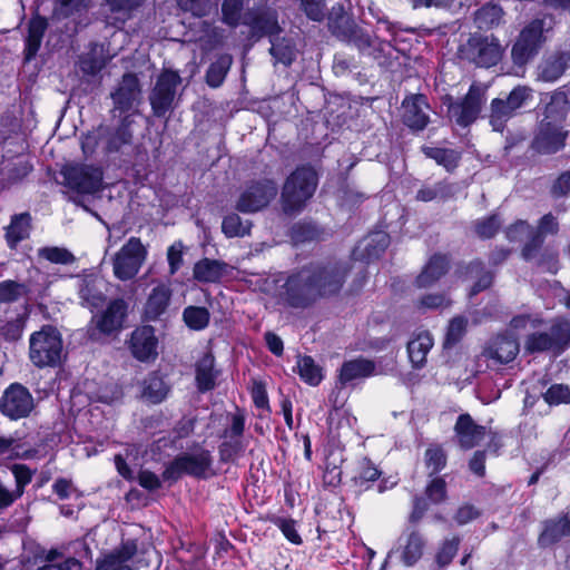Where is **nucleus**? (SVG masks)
Listing matches in <instances>:
<instances>
[{"mask_svg": "<svg viewBox=\"0 0 570 570\" xmlns=\"http://www.w3.org/2000/svg\"><path fill=\"white\" fill-rule=\"evenodd\" d=\"M346 273L341 264L303 268L286 281L284 298L292 307H305L318 297L337 293Z\"/></svg>", "mask_w": 570, "mask_h": 570, "instance_id": "f257e3e1", "label": "nucleus"}, {"mask_svg": "<svg viewBox=\"0 0 570 570\" xmlns=\"http://www.w3.org/2000/svg\"><path fill=\"white\" fill-rule=\"evenodd\" d=\"M63 344L59 331L45 325L29 338V358L37 367H53L60 364Z\"/></svg>", "mask_w": 570, "mask_h": 570, "instance_id": "f03ea898", "label": "nucleus"}, {"mask_svg": "<svg viewBox=\"0 0 570 570\" xmlns=\"http://www.w3.org/2000/svg\"><path fill=\"white\" fill-rule=\"evenodd\" d=\"M317 186V174L308 166L298 167L286 180L283 193V208L287 214L299 210L313 196Z\"/></svg>", "mask_w": 570, "mask_h": 570, "instance_id": "7ed1b4c3", "label": "nucleus"}, {"mask_svg": "<svg viewBox=\"0 0 570 570\" xmlns=\"http://www.w3.org/2000/svg\"><path fill=\"white\" fill-rule=\"evenodd\" d=\"M547 19H533L520 32L515 43L512 47L511 56L515 65H525L539 51L546 41L544 32L551 29Z\"/></svg>", "mask_w": 570, "mask_h": 570, "instance_id": "20e7f679", "label": "nucleus"}, {"mask_svg": "<svg viewBox=\"0 0 570 570\" xmlns=\"http://www.w3.org/2000/svg\"><path fill=\"white\" fill-rule=\"evenodd\" d=\"M212 463V455L207 450L200 449L193 453H183L166 466L163 479L176 481L184 474L206 478Z\"/></svg>", "mask_w": 570, "mask_h": 570, "instance_id": "39448f33", "label": "nucleus"}, {"mask_svg": "<svg viewBox=\"0 0 570 570\" xmlns=\"http://www.w3.org/2000/svg\"><path fill=\"white\" fill-rule=\"evenodd\" d=\"M147 257V249L138 237H130L112 258L114 275L120 281L134 278Z\"/></svg>", "mask_w": 570, "mask_h": 570, "instance_id": "423d86ee", "label": "nucleus"}, {"mask_svg": "<svg viewBox=\"0 0 570 570\" xmlns=\"http://www.w3.org/2000/svg\"><path fill=\"white\" fill-rule=\"evenodd\" d=\"M487 87L472 83L461 101L451 102L448 107L449 117L459 126L466 127L476 120L485 101Z\"/></svg>", "mask_w": 570, "mask_h": 570, "instance_id": "0eeeda50", "label": "nucleus"}, {"mask_svg": "<svg viewBox=\"0 0 570 570\" xmlns=\"http://www.w3.org/2000/svg\"><path fill=\"white\" fill-rule=\"evenodd\" d=\"M277 195V186L271 179L249 184L240 194L236 208L242 213H254L266 207Z\"/></svg>", "mask_w": 570, "mask_h": 570, "instance_id": "6e6552de", "label": "nucleus"}, {"mask_svg": "<svg viewBox=\"0 0 570 570\" xmlns=\"http://www.w3.org/2000/svg\"><path fill=\"white\" fill-rule=\"evenodd\" d=\"M180 82L181 78L176 71L165 70L159 75L149 97L156 116H165L173 108L176 90Z\"/></svg>", "mask_w": 570, "mask_h": 570, "instance_id": "1a4fd4ad", "label": "nucleus"}, {"mask_svg": "<svg viewBox=\"0 0 570 570\" xmlns=\"http://www.w3.org/2000/svg\"><path fill=\"white\" fill-rule=\"evenodd\" d=\"M35 407L31 393L21 384L8 386L0 399V411L11 420L27 417Z\"/></svg>", "mask_w": 570, "mask_h": 570, "instance_id": "9d476101", "label": "nucleus"}, {"mask_svg": "<svg viewBox=\"0 0 570 570\" xmlns=\"http://www.w3.org/2000/svg\"><path fill=\"white\" fill-rule=\"evenodd\" d=\"M66 185L79 194H94L102 183V171L99 167L88 165H70L62 170Z\"/></svg>", "mask_w": 570, "mask_h": 570, "instance_id": "9b49d317", "label": "nucleus"}, {"mask_svg": "<svg viewBox=\"0 0 570 570\" xmlns=\"http://www.w3.org/2000/svg\"><path fill=\"white\" fill-rule=\"evenodd\" d=\"M570 340V325L567 322H556L549 333H533L525 341V350L530 353L549 350H562Z\"/></svg>", "mask_w": 570, "mask_h": 570, "instance_id": "f8f14e48", "label": "nucleus"}, {"mask_svg": "<svg viewBox=\"0 0 570 570\" xmlns=\"http://www.w3.org/2000/svg\"><path fill=\"white\" fill-rule=\"evenodd\" d=\"M158 338L154 327L144 325L137 327L130 335L129 350L140 362L155 361L158 355Z\"/></svg>", "mask_w": 570, "mask_h": 570, "instance_id": "ddd939ff", "label": "nucleus"}, {"mask_svg": "<svg viewBox=\"0 0 570 570\" xmlns=\"http://www.w3.org/2000/svg\"><path fill=\"white\" fill-rule=\"evenodd\" d=\"M429 112L430 106L423 95H412L402 102L403 124L413 131H421L428 126Z\"/></svg>", "mask_w": 570, "mask_h": 570, "instance_id": "4468645a", "label": "nucleus"}, {"mask_svg": "<svg viewBox=\"0 0 570 570\" xmlns=\"http://www.w3.org/2000/svg\"><path fill=\"white\" fill-rule=\"evenodd\" d=\"M473 61L484 68L495 66L502 58L503 47L493 36L472 38L469 41Z\"/></svg>", "mask_w": 570, "mask_h": 570, "instance_id": "2eb2a0df", "label": "nucleus"}, {"mask_svg": "<svg viewBox=\"0 0 570 570\" xmlns=\"http://www.w3.org/2000/svg\"><path fill=\"white\" fill-rule=\"evenodd\" d=\"M127 316V304L121 298L112 299L101 313L94 316L96 327L104 334L119 332Z\"/></svg>", "mask_w": 570, "mask_h": 570, "instance_id": "dca6fc26", "label": "nucleus"}, {"mask_svg": "<svg viewBox=\"0 0 570 570\" xmlns=\"http://www.w3.org/2000/svg\"><path fill=\"white\" fill-rule=\"evenodd\" d=\"M425 543L423 534L419 531H405L397 539V546L394 552L399 553L404 566L412 567L423 556Z\"/></svg>", "mask_w": 570, "mask_h": 570, "instance_id": "f3484780", "label": "nucleus"}, {"mask_svg": "<svg viewBox=\"0 0 570 570\" xmlns=\"http://www.w3.org/2000/svg\"><path fill=\"white\" fill-rule=\"evenodd\" d=\"M140 86L138 78L134 73H126L111 97L116 109L129 111L140 102Z\"/></svg>", "mask_w": 570, "mask_h": 570, "instance_id": "a211bd4d", "label": "nucleus"}, {"mask_svg": "<svg viewBox=\"0 0 570 570\" xmlns=\"http://www.w3.org/2000/svg\"><path fill=\"white\" fill-rule=\"evenodd\" d=\"M559 230V223L552 214H546L538 223L530 242H527L522 249V257L530 261L535 257L542 246L544 238L549 235H556Z\"/></svg>", "mask_w": 570, "mask_h": 570, "instance_id": "6ab92c4d", "label": "nucleus"}, {"mask_svg": "<svg viewBox=\"0 0 570 570\" xmlns=\"http://www.w3.org/2000/svg\"><path fill=\"white\" fill-rule=\"evenodd\" d=\"M566 137L567 132L560 126L542 121L533 146L540 153H556L564 146Z\"/></svg>", "mask_w": 570, "mask_h": 570, "instance_id": "aec40b11", "label": "nucleus"}, {"mask_svg": "<svg viewBox=\"0 0 570 570\" xmlns=\"http://www.w3.org/2000/svg\"><path fill=\"white\" fill-rule=\"evenodd\" d=\"M243 23L250 28L254 37L274 36L279 32L276 14L268 10L248 11Z\"/></svg>", "mask_w": 570, "mask_h": 570, "instance_id": "412c9836", "label": "nucleus"}, {"mask_svg": "<svg viewBox=\"0 0 570 570\" xmlns=\"http://www.w3.org/2000/svg\"><path fill=\"white\" fill-rule=\"evenodd\" d=\"M134 541H126L119 548L97 560L96 570H132L126 563L136 554Z\"/></svg>", "mask_w": 570, "mask_h": 570, "instance_id": "4be33fe9", "label": "nucleus"}, {"mask_svg": "<svg viewBox=\"0 0 570 570\" xmlns=\"http://www.w3.org/2000/svg\"><path fill=\"white\" fill-rule=\"evenodd\" d=\"M459 443L464 449H471L484 438L485 429L474 423L469 414H461L455 423Z\"/></svg>", "mask_w": 570, "mask_h": 570, "instance_id": "5701e85b", "label": "nucleus"}, {"mask_svg": "<svg viewBox=\"0 0 570 570\" xmlns=\"http://www.w3.org/2000/svg\"><path fill=\"white\" fill-rule=\"evenodd\" d=\"M229 272L230 267L228 264L204 258L194 265L193 275L200 283H219Z\"/></svg>", "mask_w": 570, "mask_h": 570, "instance_id": "b1692460", "label": "nucleus"}, {"mask_svg": "<svg viewBox=\"0 0 570 570\" xmlns=\"http://www.w3.org/2000/svg\"><path fill=\"white\" fill-rule=\"evenodd\" d=\"M171 294L173 292L169 285L159 284L155 286L145 304V317L150 321L159 318L166 312Z\"/></svg>", "mask_w": 570, "mask_h": 570, "instance_id": "393cba45", "label": "nucleus"}, {"mask_svg": "<svg viewBox=\"0 0 570 570\" xmlns=\"http://www.w3.org/2000/svg\"><path fill=\"white\" fill-rule=\"evenodd\" d=\"M375 364L366 358H355L343 363L340 370V382L345 385L355 380L374 375Z\"/></svg>", "mask_w": 570, "mask_h": 570, "instance_id": "a878e982", "label": "nucleus"}, {"mask_svg": "<svg viewBox=\"0 0 570 570\" xmlns=\"http://www.w3.org/2000/svg\"><path fill=\"white\" fill-rule=\"evenodd\" d=\"M433 338L429 332L422 331L407 343V354L412 365L416 368L424 366L426 356L433 346Z\"/></svg>", "mask_w": 570, "mask_h": 570, "instance_id": "bb28decb", "label": "nucleus"}, {"mask_svg": "<svg viewBox=\"0 0 570 570\" xmlns=\"http://www.w3.org/2000/svg\"><path fill=\"white\" fill-rule=\"evenodd\" d=\"M104 287L105 282L99 277L85 278L79 288L82 304L92 308L99 307L105 302Z\"/></svg>", "mask_w": 570, "mask_h": 570, "instance_id": "cd10ccee", "label": "nucleus"}, {"mask_svg": "<svg viewBox=\"0 0 570 570\" xmlns=\"http://www.w3.org/2000/svg\"><path fill=\"white\" fill-rule=\"evenodd\" d=\"M449 262L445 256L435 255L425 265L422 273L416 278L419 287H429L433 285L448 271Z\"/></svg>", "mask_w": 570, "mask_h": 570, "instance_id": "c85d7f7f", "label": "nucleus"}, {"mask_svg": "<svg viewBox=\"0 0 570 570\" xmlns=\"http://www.w3.org/2000/svg\"><path fill=\"white\" fill-rule=\"evenodd\" d=\"M43 564L38 567L37 570H82V563L73 558H63V554L58 549L48 550L43 557Z\"/></svg>", "mask_w": 570, "mask_h": 570, "instance_id": "c756f323", "label": "nucleus"}, {"mask_svg": "<svg viewBox=\"0 0 570 570\" xmlns=\"http://www.w3.org/2000/svg\"><path fill=\"white\" fill-rule=\"evenodd\" d=\"M570 533V518L564 514L558 520L547 522L543 532L539 538L541 546L547 547L558 542Z\"/></svg>", "mask_w": 570, "mask_h": 570, "instance_id": "7c9ffc66", "label": "nucleus"}, {"mask_svg": "<svg viewBox=\"0 0 570 570\" xmlns=\"http://www.w3.org/2000/svg\"><path fill=\"white\" fill-rule=\"evenodd\" d=\"M217 372L215 371V360L210 354H205L196 365L197 387L202 392L209 391L215 386Z\"/></svg>", "mask_w": 570, "mask_h": 570, "instance_id": "2f4dec72", "label": "nucleus"}, {"mask_svg": "<svg viewBox=\"0 0 570 570\" xmlns=\"http://www.w3.org/2000/svg\"><path fill=\"white\" fill-rule=\"evenodd\" d=\"M30 215L22 213L14 215L6 230V239L9 247L14 248L21 240L29 236Z\"/></svg>", "mask_w": 570, "mask_h": 570, "instance_id": "473e14b6", "label": "nucleus"}, {"mask_svg": "<svg viewBox=\"0 0 570 570\" xmlns=\"http://www.w3.org/2000/svg\"><path fill=\"white\" fill-rule=\"evenodd\" d=\"M47 29V21L45 18L35 17L29 22L28 35L26 38V59H32L41 45L45 31Z\"/></svg>", "mask_w": 570, "mask_h": 570, "instance_id": "72a5a7b5", "label": "nucleus"}, {"mask_svg": "<svg viewBox=\"0 0 570 570\" xmlns=\"http://www.w3.org/2000/svg\"><path fill=\"white\" fill-rule=\"evenodd\" d=\"M570 66V52H559L544 61L541 67V78L544 81H556Z\"/></svg>", "mask_w": 570, "mask_h": 570, "instance_id": "f704fd0d", "label": "nucleus"}, {"mask_svg": "<svg viewBox=\"0 0 570 570\" xmlns=\"http://www.w3.org/2000/svg\"><path fill=\"white\" fill-rule=\"evenodd\" d=\"M519 343L512 336H499L490 348V356L500 363H509L515 358Z\"/></svg>", "mask_w": 570, "mask_h": 570, "instance_id": "c9c22d12", "label": "nucleus"}, {"mask_svg": "<svg viewBox=\"0 0 570 570\" xmlns=\"http://www.w3.org/2000/svg\"><path fill=\"white\" fill-rule=\"evenodd\" d=\"M503 9L493 3H487L475 12V23L480 29H492L503 20Z\"/></svg>", "mask_w": 570, "mask_h": 570, "instance_id": "e433bc0d", "label": "nucleus"}, {"mask_svg": "<svg viewBox=\"0 0 570 570\" xmlns=\"http://www.w3.org/2000/svg\"><path fill=\"white\" fill-rule=\"evenodd\" d=\"M233 58L230 55L219 56L213 63H210L206 72V82L213 88L219 87L230 69Z\"/></svg>", "mask_w": 570, "mask_h": 570, "instance_id": "4c0bfd02", "label": "nucleus"}, {"mask_svg": "<svg viewBox=\"0 0 570 570\" xmlns=\"http://www.w3.org/2000/svg\"><path fill=\"white\" fill-rule=\"evenodd\" d=\"M504 99L495 98L491 101L490 124L497 131H502L509 119L515 116L517 111Z\"/></svg>", "mask_w": 570, "mask_h": 570, "instance_id": "58836bf2", "label": "nucleus"}, {"mask_svg": "<svg viewBox=\"0 0 570 570\" xmlns=\"http://www.w3.org/2000/svg\"><path fill=\"white\" fill-rule=\"evenodd\" d=\"M183 320L186 326L193 331L206 328L210 321V313L203 306H187L183 312Z\"/></svg>", "mask_w": 570, "mask_h": 570, "instance_id": "ea45409f", "label": "nucleus"}, {"mask_svg": "<svg viewBox=\"0 0 570 570\" xmlns=\"http://www.w3.org/2000/svg\"><path fill=\"white\" fill-rule=\"evenodd\" d=\"M168 387L158 375H149L144 383L142 396L149 402L160 403L167 395Z\"/></svg>", "mask_w": 570, "mask_h": 570, "instance_id": "a19ab883", "label": "nucleus"}, {"mask_svg": "<svg viewBox=\"0 0 570 570\" xmlns=\"http://www.w3.org/2000/svg\"><path fill=\"white\" fill-rule=\"evenodd\" d=\"M38 256L52 263L70 265L76 262L75 255L65 247L47 246L38 249Z\"/></svg>", "mask_w": 570, "mask_h": 570, "instance_id": "79ce46f5", "label": "nucleus"}, {"mask_svg": "<svg viewBox=\"0 0 570 570\" xmlns=\"http://www.w3.org/2000/svg\"><path fill=\"white\" fill-rule=\"evenodd\" d=\"M297 370L301 379L309 385L316 386L322 381L321 368L311 356L299 357L297 361Z\"/></svg>", "mask_w": 570, "mask_h": 570, "instance_id": "37998d69", "label": "nucleus"}, {"mask_svg": "<svg viewBox=\"0 0 570 570\" xmlns=\"http://www.w3.org/2000/svg\"><path fill=\"white\" fill-rule=\"evenodd\" d=\"M423 153L448 170L455 168L460 159L459 153L453 149L424 147Z\"/></svg>", "mask_w": 570, "mask_h": 570, "instance_id": "c03bdc74", "label": "nucleus"}, {"mask_svg": "<svg viewBox=\"0 0 570 570\" xmlns=\"http://www.w3.org/2000/svg\"><path fill=\"white\" fill-rule=\"evenodd\" d=\"M243 0H224L222 4L223 21L230 27H236L243 23L242 9Z\"/></svg>", "mask_w": 570, "mask_h": 570, "instance_id": "a18cd8bd", "label": "nucleus"}, {"mask_svg": "<svg viewBox=\"0 0 570 570\" xmlns=\"http://www.w3.org/2000/svg\"><path fill=\"white\" fill-rule=\"evenodd\" d=\"M223 232L227 237H243L249 233V224L242 222L240 217L236 214L229 215L223 220Z\"/></svg>", "mask_w": 570, "mask_h": 570, "instance_id": "49530a36", "label": "nucleus"}, {"mask_svg": "<svg viewBox=\"0 0 570 570\" xmlns=\"http://www.w3.org/2000/svg\"><path fill=\"white\" fill-rule=\"evenodd\" d=\"M482 271H483V264L479 261L472 262L468 267V273L470 274L471 277L479 276V279L476 281V283L473 285V287L471 289V293H470L471 296L488 288L492 284V278H493L492 275L489 272L481 274Z\"/></svg>", "mask_w": 570, "mask_h": 570, "instance_id": "de8ad7c7", "label": "nucleus"}, {"mask_svg": "<svg viewBox=\"0 0 570 570\" xmlns=\"http://www.w3.org/2000/svg\"><path fill=\"white\" fill-rule=\"evenodd\" d=\"M460 546V539L454 537L452 539L444 540L435 554V561L439 567H445L450 564L454 556L456 554Z\"/></svg>", "mask_w": 570, "mask_h": 570, "instance_id": "09e8293b", "label": "nucleus"}, {"mask_svg": "<svg viewBox=\"0 0 570 570\" xmlns=\"http://www.w3.org/2000/svg\"><path fill=\"white\" fill-rule=\"evenodd\" d=\"M24 285L14 281H3L0 283V302L10 303L19 299L24 294Z\"/></svg>", "mask_w": 570, "mask_h": 570, "instance_id": "8fccbe9b", "label": "nucleus"}, {"mask_svg": "<svg viewBox=\"0 0 570 570\" xmlns=\"http://www.w3.org/2000/svg\"><path fill=\"white\" fill-rule=\"evenodd\" d=\"M144 0H107L110 10L117 13V20L125 21L129 18L130 12L138 8Z\"/></svg>", "mask_w": 570, "mask_h": 570, "instance_id": "3c124183", "label": "nucleus"}, {"mask_svg": "<svg viewBox=\"0 0 570 570\" xmlns=\"http://www.w3.org/2000/svg\"><path fill=\"white\" fill-rule=\"evenodd\" d=\"M544 401L549 405H559L570 401V390L563 384H553L543 394Z\"/></svg>", "mask_w": 570, "mask_h": 570, "instance_id": "603ef678", "label": "nucleus"}, {"mask_svg": "<svg viewBox=\"0 0 570 570\" xmlns=\"http://www.w3.org/2000/svg\"><path fill=\"white\" fill-rule=\"evenodd\" d=\"M269 51L275 57L276 61L282 62L283 65H291L292 61L295 59V49L287 41H272V47Z\"/></svg>", "mask_w": 570, "mask_h": 570, "instance_id": "864d4df0", "label": "nucleus"}, {"mask_svg": "<svg viewBox=\"0 0 570 570\" xmlns=\"http://www.w3.org/2000/svg\"><path fill=\"white\" fill-rule=\"evenodd\" d=\"M11 472L16 480V490L13 493H19V498L23 494L24 487L31 482L33 471H31L24 464H13L11 466Z\"/></svg>", "mask_w": 570, "mask_h": 570, "instance_id": "5fc2aeb1", "label": "nucleus"}, {"mask_svg": "<svg viewBox=\"0 0 570 570\" xmlns=\"http://www.w3.org/2000/svg\"><path fill=\"white\" fill-rule=\"evenodd\" d=\"M505 234L510 242H522L524 238L530 242L533 228L525 220H517L508 227Z\"/></svg>", "mask_w": 570, "mask_h": 570, "instance_id": "6e6d98bb", "label": "nucleus"}, {"mask_svg": "<svg viewBox=\"0 0 570 570\" xmlns=\"http://www.w3.org/2000/svg\"><path fill=\"white\" fill-rule=\"evenodd\" d=\"M425 462L432 473H438L446 464V455L440 446H431L425 452Z\"/></svg>", "mask_w": 570, "mask_h": 570, "instance_id": "4d7b16f0", "label": "nucleus"}, {"mask_svg": "<svg viewBox=\"0 0 570 570\" xmlns=\"http://www.w3.org/2000/svg\"><path fill=\"white\" fill-rule=\"evenodd\" d=\"M273 523L279 528L289 542L294 544L302 543V538L296 530V523L294 520L277 517L273 519Z\"/></svg>", "mask_w": 570, "mask_h": 570, "instance_id": "13d9d810", "label": "nucleus"}, {"mask_svg": "<svg viewBox=\"0 0 570 570\" xmlns=\"http://www.w3.org/2000/svg\"><path fill=\"white\" fill-rule=\"evenodd\" d=\"M500 224V218L497 215H492L475 223V233L481 238H490L498 232Z\"/></svg>", "mask_w": 570, "mask_h": 570, "instance_id": "bf43d9fd", "label": "nucleus"}, {"mask_svg": "<svg viewBox=\"0 0 570 570\" xmlns=\"http://www.w3.org/2000/svg\"><path fill=\"white\" fill-rule=\"evenodd\" d=\"M244 450V444L240 439H229L219 445L220 460L224 462L232 461Z\"/></svg>", "mask_w": 570, "mask_h": 570, "instance_id": "052dcab7", "label": "nucleus"}, {"mask_svg": "<svg viewBox=\"0 0 570 570\" xmlns=\"http://www.w3.org/2000/svg\"><path fill=\"white\" fill-rule=\"evenodd\" d=\"M305 14L314 21H322L325 17L324 0H298Z\"/></svg>", "mask_w": 570, "mask_h": 570, "instance_id": "680f3d73", "label": "nucleus"}, {"mask_svg": "<svg viewBox=\"0 0 570 570\" xmlns=\"http://www.w3.org/2000/svg\"><path fill=\"white\" fill-rule=\"evenodd\" d=\"M24 318L22 316H18L12 321L7 322L1 327V334L9 341H18L24 330Z\"/></svg>", "mask_w": 570, "mask_h": 570, "instance_id": "e2e57ef3", "label": "nucleus"}, {"mask_svg": "<svg viewBox=\"0 0 570 570\" xmlns=\"http://www.w3.org/2000/svg\"><path fill=\"white\" fill-rule=\"evenodd\" d=\"M389 236L385 233H374L366 239L368 256H377L389 246Z\"/></svg>", "mask_w": 570, "mask_h": 570, "instance_id": "0e129e2a", "label": "nucleus"}, {"mask_svg": "<svg viewBox=\"0 0 570 570\" xmlns=\"http://www.w3.org/2000/svg\"><path fill=\"white\" fill-rule=\"evenodd\" d=\"M531 97V90L527 87H515L507 97L505 102L511 107L510 109H520L525 101Z\"/></svg>", "mask_w": 570, "mask_h": 570, "instance_id": "69168bd1", "label": "nucleus"}, {"mask_svg": "<svg viewBox=\"0 0 570 570\" xmlns=\"http://www.w3.org/2000/svg\"><path fill=\"white\" fill-rule=\"evenodd\" d=\"M131 132L128 125H121L108 140V150H118L122 145L129 144L131 140Z\"/></svg>", "mask_w": 570, "mask_h": 570, "instance_id": "338daca9", "label": "nucleus"}, {"mask_svg": "<svg viewBox=\"0 0 570 570\" xmlns=\"http://www.w3.org/2000/svg\"><path fill=\"white\" fill-rule=\"evenodd\" d=\"M183 244L180 242L174 243L167 250V261L169 264L170 275H174L183 264Z\"/></svg>", "mask_w": 570, "mask_h": 570, "instance_id": "774afa93", "label": "nucleus"}]
</instances>
